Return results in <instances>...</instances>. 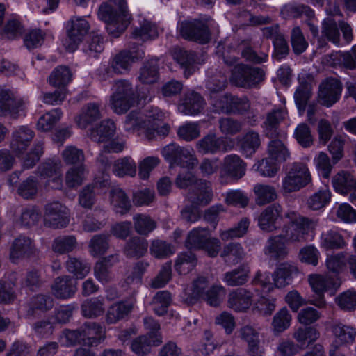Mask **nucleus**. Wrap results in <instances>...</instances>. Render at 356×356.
Instances as JSON below:
<instances>
[{"instance_id":"f257e3e1","label":"nucleus","mask_w":356,"mask_h":356,"mask_svg":"<svg viewBox=\"0 0 356 356\" xmlns=\"http://www.w3.org/2000/svg\"><path fill=\"white\" fill-rule=\"evenodd\" d=\"M165 117V113L158 107H148L143 111H133L126 116L124 129L129 133L143 134L146 139L152 140L168 134L170 127L163 122Z\"/></svg>"},{"instance_id":"f03ea898","label":"nucleus","mask_w":356,"mask_h":356,"mask_svg":"<svg viewBox=\"0 0 356 356\" xmlns=\"http://www.w3.org/2000/svg\"><path fill=\"white\" fill-rule=\"evenodd\" d=\"M98 17L106 24L109 35L118 37L129 24L130 15L125 0H107L98 10Z\"/></svg>"},{"instance_id":"7ed1b4c3","label":"nucleus","mask_w":356,"mask_h":356,"mask_svg":"<svg viewBox=\"0 0 356 356\" xmlns=\"http://www.w3.org/2000/svg\"><path fill=\"white\" fill-rule=\"evenodd\" d=\"M285 217L289 221L284 225L280 235L286 243L305 242L310 234H314L318 222L317 219L301 216L296 211L287 212Z\"/></svg>"},{"instance_id":"20e7f679","label":"nucleus","mask_w":356,"mask_h":356,"mask_svg":"<svg viewBox=\"0 0 356 356\" xmlns=\"http://www.w3.org/2000/svg\"><path fill=\"white\" fill-rule=\"evenodd\" d=\"M143 56V47L133 44L129 50L122 51L112 57L108 65H101L97 70V75L101 79L106 80L114 74H124L130 70L136 60Z\"/></svg>"},{"instance_id":"39448f33","label":"nucleus","mask_w":356,"mask_h":356,"mask_svg":"<svg viewBox=\"0 0 356 356\" xmlns=\"http://www.w3.org/2000/svg\"><path fill=\"white\" fill-rule=\"evenodd\" d=\"M149 102L152 97L143 95L137 97L135 95L133 85L125 79L115 81L112 87V94L110 97V104L113 111L118 114L126 113L138 102V99Z\"/></svg>"},{"instance_id":"423d86ee","label":"nucleus","mask_w":356,"mask_h":356,"mask_svg":"<svg viewBox=\"0 0 356 356\" xmlns=\"http://www.w3.org/2000/svg\"><path fill=\"white\" fill-rule=\"evenodd\" d=\"M161 154L171 165H177L187 168L193 169L198 163L197 158L193 148L181 147L172 143L164 147Z\"/></svg>"},{"instance_id":"0eeeda50","label":"nucleus","mask_w":356,"mask_h":356,"mask_svg":"<svg viewBox=\"0 0 356 356\" xmlns=\"http://www.w3.org/2000/svg\"><path fill=\"white\" fill-rule=\"evenodd\" d=\"M309 282L317 296L312 300V303L319 308L325 307L326 304L323 293L328 290H337L341 284L339 277L332 276L330 274L312 275L309 276Z\"/></svg>"},{"instance_id":"6e6552de","label":"nucleus","mask_w":356,"mask_h":356,"mask_svg":"<svg viewBox=\"0 0 356 356\" xmlns=\"http://www.w3.org/2000/svg\"><path fill=\"white\" fill-rule=\"evenodd\" d=\"M264 72L259 67L236 64L232 70L231 81L242 88H251L264 79Z\"/></svg>"},{"instance_id":"1a4fd4ad","label":"nucleus","mask_w":356,"mask_h":356,"mask_svg":"<svg viewBox=\"0 0 356 356\" xmlns=\"http://www.w3.org/2000/svg\"><path fill=\"white\" fill-rule=\"evenodd\" d=\"M90 24L82 17H72L67 27V37L63 40V45L69 51H74L84 37L88 33Z\"/></svg>"},{"instance_id":"9d476101","label":"nucleus","mask_w":356,"mask_h":356,"mask_svg":"<svg viewBox=\"0 0 356 356\" xmlns=\"http://www.w3.org/2000/svg\"><path fill=\"white\" fill-rule=\"evenodd\" d=\"M26 101L18 93L10 89L1 92L0 100V116H10L17 118L24 114Z\"/></svg>"},{"instance_id":"9b49d317","label":"nucleus","mask_w":356,"mask_h":356,"mask_svg":"<svg viewBox=\"0 0 356 356\" xmlns=\"http://www.w3.org/2000/svg\"><path fill=\"white\" fill-rule=\"evenodd\" d=\"M69 222V209L64 204L58 201L46 204L44 214L46 227L60 229L67 227Z\"/></svg>"},{"instance_id":"f8f14e48","label":"nucleus","mask_w":356,"mask_h":356,"mask_svg":"<svg viewBox=\"0 0 356 356\" xmlns=\"http://www.w3.org/2000/svg\"><path fill=\"white\" fill-rule=\"evenodd\" d=\"M179 32L185 39L194 40L200 43H207L210 40V32L205 23L200 20L182 22L179 24Z\"/></svg>"},{"instance_id":"ddd939ff","label":"nucleus","mask_w":356,"mask_h":356,"mask_svg":"<svg viewBox=\"0 0 356 356\" xmlns=\"http://www.w3.org/2000/svg\"><path fill=\"white\" fill-rule=\"evenodd\" d=\"M342 87L336 79H327L319 86L318 102L327 107L332 106L340 98Z\"/></svg>"},{"instance_id":"4468645a","label":"nucleus","mask_w":356,"mask_h":356,"mask_svg":"<svg viewBox=\"0 0 356 356\" xmlns=\"http://www.w3.org/2000/svg\"><path fill=\"white\" fill-rule=\"evenodd\" d=\"M52 295L58 300H67L74 296L77 291V282L70 275L56 277L51 285Z\"/></svg>"},{"instance_id":"2eb2a0df","label":"nucleus","mask_w":356,"mask_h":356,"mask_svg":"<svg viewBox=\"0 0 356 356\" xmlns=\"http://www.w3.org/2000/svg\"><path fill=\"white\" fill-rule=\"evenodd\" d=\"M232 143L231 140L218 137L216 134H208L197 141L196 148L202 154H215L219 151L227 152L232 148V145H227Z\"/></svg>"},{"instance_id":"dca6fc26","label":"nucleus","mask_w":356,"mask_h":356,"mask_svg":"<svg viewBox=\"0 0 356 356\" xmlns=\"http://www.w3.org/2000/svg\"><path fill=\"white\" fill-rule=\"evenodd\" d=\"M195 181L193 189L188 193V198L193 205L207 206L213 198L211 183L205 179Z\"/></svg>"},{"instance_id":"f3484780","label":"nucleus","mask_w":356,"mask_h":356,"mask_svg":"<svg viewBox=\"0 0 356 356\" xmlns=\"http://www.w3.org/2000/svg\"><path fill=\"white\" fill-rule=\"evenodd\" d=\"M36 253L37 248L33 241L28 236L21 235L16 238L12 243L10 258L15 262L19 259L35 256Z\"/></svg>"},{"instance_id":"a211bd4d","label":"nucleus","mask_w":356,"mask_h":356,"mask_svg":"<svg viewBox=\"0 0 356 356\" xmlns=\"http://www.w3.org/2000/svg\"><path fill=\"white\" fill-rule=\"evenodd\" d=\"M35 136L34 131L28 126L16 127L10 140V149L16 154L23 153L30 145Z\"/></svg>"},{"instance_id":"6ab92c4d","label":"nucleus","mask_w":356,"mask_h":356,"mask_svg":"<svg viewBox=\"0 0 356 356\" xmlns=\"http://www.w3.org/2000/svg\"><path fill=\"white\" fill-rule=\"evenodd\" d=\"M205 102L197 92L191 91L185 94L178 105L179 113L186 115H195L200 113L204 108Z\"/></svg>"},{"instance_id":"aec40b11","label":"nucleus","mask_w":356,"mask_h":356,"mask_svg":"<svg viewBox=\"0 0 356 356\" xmlns=\"http://www.w3.org/2000/svg\"><path fill=\"white\" fill-rule=\"evenodd\" d=\"M282 208L280 204L274 203L267 207L258 217V225L266 232L276 230V221L281 216Z\"/></svg>"},{"instance_id":"412c9836","label":"nucleus","mask_w":356,"mask_h":356,"mask_svg":"<svg viewBox=\"0 0 356 356\" xmlns=\"http://www.w3.org/2000/svg\"><path fill=\"white\" fill-rule=\"evenodd\" d=\"M253 293L239 288L232 291L228 296V306L236 312H245L252 303Z\"/></svg>"},{"instance_id":"4be33fe9","label":"nucleus","mask_w":356,"mask_h":356,"mask_svg":"<svg viewBox=\"0 0 356 356\" xmlns=\"http://www.w3.org/2000/svg\"><path fill=\"white\" fill-rule=\"evenodd\" d=\"M100 104L98 103H88L81 110L75 121L81 129H86L90 124L102 118Z\"/></svg>"},{"instance_id":"5701e85b","label":"nucleus","mask_w":356,"mask_h":356,"mask_svg":"<svg viewBox=\"0 0 356 356\" xmlns=\"http://www.w3.org/2000/svg\"><path fill=\"white\" fill-rule=\"evenodd\" d=\"M83 345L87 346H97L104 339L105 330L99 323L95 322L87 323L82 326Z\"/></svg>"},{"instance_id":"b1692460","label":"nucleus","mask_w":356,"mask_h":356,"mask_svg":"<svg viewBox=\"0 0 356 356\" xmlns=\"http://www.w3.org/2000/svg\"><path fill=\"white\" fill-rule=\"evenodd\" d=\"M148 241L140 236L131 237L126 243L123 252L129 258L139 259L147 252Z\"/></svg>"},{"instance_id":"393cba45","label":"nucleus","mask_w":356,"mask_h":356,"mask_svg":"<svg viewBox=\"0 0 356 356\" xmlns=\"http://www.w3.org/2000/svg\"><path fill=\"white\" fill-rule=\"evenodd\" d=\"M118 261V255H110L97 261L94 266L95 277L104 284L111 282L112 280L111 268Z\"/></svg>"},{"instance_id":"a878e982","label":"nucleus","mask_w":356,"mask_h":356,"mask_svg":"<svg viewBox=\"0 0 356 356\" xmlns=\"http://www.w3.org/2000/svg\"><path fill=\"white\" fill-rule=\"evenodd\" d=\"M116 126L113 121L106 120L101 122L98 127L90 130V138L97 143L108 141L114 136Z\"/></svg>"},{"instance_id":"bb28decb","label":"nucleus","mask_w":356,"mask_h":356,"mask_svg":"<svg viewBox=\"0 0 356 356\" xmlns=\"http://www.w3.org/2000/svg\"><path fill=\"white\" fill-rule=\"evenodd\" d=\"M292 337L302 350L318 339L319 332L314 327H299L294 330Z\"/></svg>"},{"instance_id":"cd10ccee","label":"nucleus","mask_w":356,"mask_h":356,"mask_svg":"<svg viewBox=\"0 0 356 356\" xmlns=\"http://www.w3.org/2000/svg\"><path fill=\"white\" fill-rule=\"evenodd\" d=\"M54 305V299L51 296L44 294H38L33 296L29 302V308L27 310L26 316L29 318L35 317L36 310L46 312L51 310Z\"/></svg>"},{"instance_id":"c85d7f7f","label":"nucleus","mask_w":356,"mask_h":356,"mask_svg":"<svg viewBox=\"0 0 356 356\" xmlns=\"http://www.w3.org/2000/svg\"><path fill=\"white\" fill-rule=\"evenodd\" d=\"M105 311L104 300L101 297H94L85 300L81 305V312L87 318H96Z\"/></svg>"},{"instance_id":"c756f323","label":"nucleus","mask_w":356,"mask_h":356,"mask_svg":"<svg viewBox=\"0 0 356 356\" xmlns=\"http://www.w3.org/2000/svg\"><path fill=\"white\" fill-rule=\"evenodd\" d=\"M138 81L146 85H152L159 79V67L157 59H151L145 62L138 74Z\"/></svg>"},{"instance_id":"7c9ffc66","label":"nucleus","mask_w":356,"mask_h":356,"mask_svg":"<svg viewBox=\"0 0 356 356\" xmlns=\"http://www.w3.org/2000/svg\"><path fill=\"white\" fill-rule=\"evenodd\" d=\"M285 243L280 234L270 237L264 249L265 254L274 259H284L288 254Z\"/></svg>"},{"instance_id":"2f4dec72","label":"nucleus","mask_w":356,"mask_h":356,"mask_svg":"<svg viewBox=\"0 0 356 356\" xmlns=\"http://www.w3.org/2000/svg\"><path fill=\"white\" fill-rule=\"evenodd\" d=\"M67 271L76 279L85 278L90 271V265L86 260L74 257H68L65 264Z\"/></svg>"},{"instance_id":"473e14b6","label":"nucleus","mask_w":356,"mask_h":356,"mask_svg":"<svg viewBox=\"0 0 356 356\" xmlns=\"http://www.w3.org/2000/svg\"><path fill=\"white\" fill-rule=\"evenodd\" d=\"M250 268L245 264L224 274L223 281L229 286H237L245 284L249 278Z\"/></svg>"},{"instance_id":"72a5a7b5","label":"nucleus","mask_w":356,"mask_h":356,"mask_svg":"<svg viewBox=\"0 0 356 356\" xmlns=\"http://www.w3.org/2000/svg\"><path fill=\"white\" fill-rule=\"evenodd\" d=\"M174 58L184 69V75L188 77L195 70V65L198 63L196 54L193 51L184 49H176L174 52Z\"/></svg>"},{"instance_id":"f704fd0d","label":"nucleus","mask_w":356,"mask_h":356,"mask_svg":"<svg viewBox=\"0 0 356 356\" xmlns=\"http://www.w3.org/2000/svg\"><path fill=\"white\" fill-rule=\"evenodd\" d=\"M296 266L287 262L280 264L273 273V281L277 288H283L289 284L291 275L297 273Z\"/></svg>"},{"instance_id":"c9c22d12","label":"nucleus","mask_w":356,"mask_h":356,"mask_svg":"<svg viewBox=\"0 0 356 356\" xmlns=\"http://www.w3.org/2000/svg\"><path fill=\"white\" fill-rule=\"evenodd\" d=\"M238 337L248 343V352L252 353H258L259 347V333L252 325H245L238 330Z\"/></svg>"},{"instance_id":"e433bc0d","label":"nucleus","mask_w":356,"mask_h":356,"mask_svg":"<svg viewBox=\"0 0 356 356\" xmlns=\"http://www.w3.org/2000/svg\"><path fill=\"white\" fill-rule=\"evenodd\" d=\"M260 145V135L253 130L246 132L241 140V152L247 158L254 154Z\"/></svg>"},{"instance_id":"4c0bfd02","label":"nucleus","mask_w":356,"mask_h":356,"mask_svg":"<svg viewBox=\"0 0 356 356\" xmlns=\"http://www.w3.org/2000/svg\"><path fill=\"white\" fill-rule=\"evenodd\" d=\"M135 301L121 302L111 306L106 314V322L115 323L127 316L133 309Z\"/></svg>"},{"instance_id":"58836bf2","label":"nucleus","mask_w":356,"mask_h":356,"mask_svg":"<svg viewBox=\"0 0 356 356\" xmlns=\"http://www.w3.org/2000/svg\"><path fill=\"white\" fill-rule=\"evenodd\" d=\"M172 301V295L168 291H159L153 296L150 305L156 315L163 316L167 314Z\"/></svg>"},{"instance_id":"ea45409f","label":"nucleus","mask_w":356,"mask_h":356,"mask_svg":"<svg viewBox=\"0 0 356 356\" xmlns=\"http://www.w3.org/2000/svg\"><path fill=\"white\" fill-rule=\"evenodd\" d=\"M78 245L76 238L72 235L56 237L52 242L51 249L55 253L67 254L74 251Z\"/></svg>"},{"instance_id":"a19ab883","label":"nucleus","mask_w":356,"mask_h":356,"mask_svg":"<svg viewBox=\"0 0 356 356\" xmlns=\"http://www.w3.org/2000/svg\"><path fill=\"white\" fill-rule=\"evenodd\" d=\"M224 168L230 176L241 178L245 174L246 165L236 154L227 155L224 159Z\"/></svg>"},{"instance_id":"79ce46f5","label":"nucleus","mask_w":356,"mask_h":356,"mask_svg":"<svg viewBox=\"0 0 356 356\" xmlns=\"http://www.w3.org/2000/svg\"><path fill=\"white\" fill-rule=\"evenodd\" d=\"M253 191L255 194V202L259 206L273 202L277 198L276 190L269 185L256 184Z\"/></svg>"},{"instance_id":"37998d69","label":"nucleus","mask_w":356,"mask_h":356,"mask_svg":"<svg viewBox=\"0 0 356 356\" xmlns=\"http://www.w3.org/2000/svg\"><path fill=\"white\" fill-rule=\"evenodd\" d=\"M332 332L337 340L335 343L341 345L352 343L356 337V330L351 326L342 323H336L332 325Z\"/></svg>"},{"instance_id":"c03bdc74","label":"nucleus","mask_w":356,"mask_h":356,"mask_svg":"<svg viewBox=\"0 0 356 356\" xmlns=\"http://www.w3.org/2000/svg\"><path fill=\"white\" fill-rule=\"evenodd\" d=\"M113 172L118 177H135L136 164L131 157H124L115 161Z\"/></svg>"},{"instance_id":"a18cd8bd","label":"nucleus","mask_w":356,"mask_h":356,"mask_svg":"<svg viewBox=\"0 0 356 356\" xmlns=\"http://www.w3.org/2000/svg\"><path fill=\"white\" fill-rule=\"evenodd\" d=\"M284 117L282 110H275L268 114L264 122V132L267 137L273 138L279 135L278 125Z\"/></svg>"},{"instance_id":"49530a36","label":"nucleus","mask_w":356,"mask_h":356,"mask_svg":"<svg viewBox=\"0 0 356 356\" xmlns=\"http://www.w3.org/2000/svg\"><path fill=\"white\" fill-rule=\"evenodd\" d=\"M268 158L276 163L286 161L289 157V152L280 139L272 140L268 146Z\"/></svg>"},{"instance_id":"de8ad7c7","label":"nucleus","mask_w":356,"mask_h":356,"mask_svg":"<svg viewBox=\"0 0 356 356\" xmlns=\"http://www.w3.org/2000/svg\"><path fill=\"white\" fill-rule=\"evenodd\" d=\"M133 220L135 231L142 236H147L156 227V221L146 214H136Z\"/></svg>"},{"instance_id":"09e8293b","label":"nucleus","mask_w":356,"mask_h":356,"mask_svg":"<svg viewBox=\"0 0 356 356\" xmlns=\"http://www.w3.org/2000/svg\"><path fill=\"white\" fill-rule=\"evenodd\" d=\"M72 74L66 66H58L55 68L49 76V83L54 87L64 88L70 81Z\"/></svg>"},{"instance_id":"8fccbe9b","label":"nucleus","mask_w":356,"mask_h":356,"mask_svg":"<svg viewBox=\"0 0 356 356\" xmlns=\"http://www.w3.org/2000/svg\"><path fill=\"white\" fill-rule=\"evenodd\" d=\"M331 193L327 186L318 190L311 195L307 202L308 207L313 210L317 211L325 207L330 201Z\"/></svg>"},{"instance_id":"3c124183","label":"nucleus","mask_w":356,"mask_h":356,"mask_svg":"<svg viewBox=\"0 0 356 356\" xmlns=\"http://www.w3.org/2000/svg\"><path fill=\"white\" fill-rule=\"evenodd\" d=\"M243 250L237 243H230L224 246L220 256L225 263L232 265L238 263L243 257Z\"/></svg>"},{"instance_id":"603ef678","label":"nucleus","mask_w":356,"mask_h":356,"mask_svg":"<svg viewBox=\"0 0 356 356\" xmlns=\"http://www.w3.org/2000/svg\"><path fill=\"white\" fill-rule=\"evenodd\" d=\"M209 235L206 228H195L188 233L186 246L189 249L200 250Z\"/></svg>"},{"instance_id":"864d4df0","label":"nucleus","mask_w":356,"mask_h":356,"mask_svg":"<svg viewBox=\"0 0 356 356\" xmlns=\"http://www.w3.org/2000/svg\"><path fill=\"white\" fill-rule=\"evenodd\" d=\"M152 343L158 345L161 343V340H153L150 334L140 336L132 341L131 348L136 354L143 356L149 352Z\"/></svg>"},{"instance_id":"5fc2aeb1","label":"nucleus","mask_w":356,"mask_h":356,"mask_svg":"<svg viewBox=\"0 0 356 356\" xmlns=\"http://www.w3.org/2000/svg\"><path fill=\"white\" fill-rule=\"evenodd\" d=\"M63 113L60 108H54L42 115L37 123V128L41 131H49L60 120Z\"/></svg>"},{"instance_id":"6e6d98bb","label":"nucleus","mask_w":356,"mask_h":356,"mask_svg":"<svg viewBox=\"0 0 356 356\" xmlns=\"http://www.w3.org/2000/svg\"><path fill=\"white\" fill-rule=\"evenodd\" d=\"M321 245L326 250L342 248L345 245V241L338 232L327 230L321 234Z\"/></svg>"},{"instance_id":"4d7b16f0","label":"nucleus","mask_w":356,"mask_h":356,"mask_svg":"<svg viewBox=\"0 0 356 356\" xmlns=\"http://www.w3.org/2000/svg\"><path fill=\"white\" fill-rule=\"evenodd\" d=\"M291 315L286 308L281 309L273 318L272 327L275 334L277 335L287 330L291 325Z\"/></svg>"},{"instance_id":"13d9d810","label":"nucleus","mask_w":356,"mask_h":356,"mask_svg":"<svg viewBox=\"0 0 356 356\" xmlns=\"http://www.w3.org/2000/svg\"><path fill=\"white\" fill-rule=\"evenodd\" d=\"M196 264L195 255L191 252H186L179 254L175 268L179 274L186 275L191 272Z\"/></svg>"},{"instance_id":"bf43d9fd","label":"nucleus","mask_w":356,"mask_h":356,"mask_svg":"<svg viewBox=\"0 0 356 356\" xmlns=\"http://www.w3.org/2000/svg\"><path fill=\"white\" fill-rule=\"evenodd\" d=\"M159 35V29L154 23L144 20L140 28L136 29L133 32L135 38L146 41L150 39H154Z\"/></svg>"},{"instance_id":"052dcab7","label":"nucleus","mask_w":356,"mask_h":356,"mask_svg":"<svg viewBox=\"0 0 356 356\" xmlns=\"http://www.w3.org/2000/svg\"><path fill=\"white\" fill-rule=\"evenodd\" d=\"M209 289L207 277L203 276L198 277L193 282L191 293L186 298L187 302L189 304H193L199 299H202L206 293L207 290Z\"/></svg>"},{"instance_id":"680f3d73","label":"nucleus","mask_w":356,"mask_h":356,"mask_svg":"<svg viewBox=\"0 0 356 356\" xmlns=\"http://www.w3.org/2000/svg\"><path fill=\"white\" fill-rule=\"evenodd\" d=\"M150 254L157 259H165L174 254L172 245L161 239H154L149 246Z\"/></svg>"},{"instance_id":"e2e57ef3","label":"nucleus","mask_w":356,"mask_h":356,"mask_svg":"<svg viewBox=\"0 0 356 356\" xmlns=\"http://www.w3.org/2000/svg\"><path fill=\"white\" fill-rule=\"evenodd\" d=\"M339 24L332 18L325 19L322 24V35L334 44L339 45L340 42V33Z\"/></svg>"},{"instance_id":"0e129e2a","label":"nucleus","mask_w":356,"mask_h":356,"mask_svg":"<svg viewBox=\"0 0 356 356\" xmlns=\"http://www.w3.org/2000/svg\"><path fill=\"white\" fill-rule=\"evenodd\" d=\"M111 201L113 205L120 208L121 214L126 213L131 207L129 197L124 191L118 187H114L111 191Z\"/></svg>"},{"instance_id":"69168bd1","label":"nucleus","mask_w":356,"mask_h":356,"mask_svg":"<svg viewBox=\"0 0 356 356\" xmlns=\"http://www.w3.org/2000/svg\"><path fill=\"white\" fill-rule=\"evenodd\" d=\"M156 200V195L154 189L145 188L133 193L132 201L136 207L150 206Z\"/></svg>"},{"instance_id":"338daca9","label":"nucleus","mask_w":356,"mask_h":356,"mask_svg":"<svg viewBox=\"0 0 356 356\" xmlns=\"http://www.w3.org/2000/svg\"><path fill=\"white\" fill-rule=\"evenodd\" d=\"M332 185L337 192L349 194L351 202L356 200V179H332Z\"/></svg>"},{"instance_id":"774afa93","label":"nucleus","mask_w":356,"mask_h":356,"mask_svg":"<svg viewBox=\"0 0 356 356\" xmlns=\"http://www.w3.org/2000/svg\"><path fill=\"white\" fill-rule=\"evenodd\" d=\"M108 236L105 234L95 235L89 243V252L93 257L104 254L108 248Z\"/></svg>"}]
</instances>
